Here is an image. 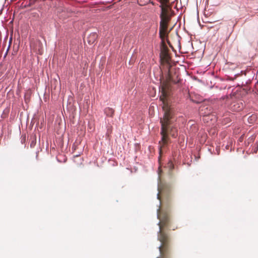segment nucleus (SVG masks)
Returning a JSON list of instances; mask_svg holds the SVG:
<instances>
[{
    "label": "nucleus",
    "mask_w": 258,
    "mask_h": 258,
    "mask_svg": "<svg viewBox=\"0 0 258 258\" xmlns=\"http://www.w3.org/2000/svg\"><path fill=\"white\" fill-rule=\"evenodd\" d=\"M163 104L164 111L163 118H161L162 140L165 142L168 134L173 138L177 136V128L175 123L177 117L175 116V110L169 105L166 100V97H160Z\"/></svg>",
    "instance_id": "f257e3e1"
},
{
    "label": "nucleus",
    "mask_w": 258,
    "mask_h": 258,
    "mask_svg": "<svg viewBox=\"0 0 258 258\" xmlns=\"http://www.w3.org/2000/svg\"><path fill=\"white\" fill-rule=\"evenodd\" d=\"M158 224L159 225V230L158 232V239L162 243L159 246V249L160 253L162 254V247L165 245L167 240V236L164 232L162 231V228L163 226H165L167 224V219H166L164 221L159 222Z\"/></svg>",
    "instance_id": "f03ea898"
},
{
    "label": "nucleus",
    "mask_w": 258,
    "mask_h": 258,
    "mask_svg": "<svg viewBox=\"0 0 258 258\" xmlns=\"http://www.w3.org/2000/svg\"><path fill=\"white\" fill-rule=\"evenodd\" d=\"M167 28V25L166 24L161 22L159 28V35L162 40L164 39L168 35V32Z\"/></svg>",
    "instance_id": "7ed1b4c3"
},
{
    "label": "nucleus",
    "mask_w": 258,
    "mask_h": 258,
    "mask_svg": "<svg viewBox=\"0 0 258 258\" xmlns=\"http://www.w3.org/2000/svg\"><path fill=\"white\" fill-rule=\"evenodd\" d=\"M244 107V105L241 101H235L230 105V108L233 111H239Z\"/></svg>",
    "instance_id": "20e7f679"
},
{
    "label": "nucleus",
    "mask_w": 258,
    "mask_h": 258,
    "mask_svg": "<svg viewBox=\"0 0 258 258\" xmlns=\"http://www.w3.org/2000/svg\"><path fill=\"white\" fill-rule=\"evenodd\" d=\"M97 38V35L96 33L91 34L88 37V42L89 44H92Z\"/></svg>",
    "instance_id": "39448f33"
},
{
    "label": "nucleus",
    "mask_w": 258,
    "mask_h": 258,
    "mask_svg": "<svg viewBox=\"0 0 258 258\" xmlns=\"http://www.w3.org/2000/svg\"><path fill=\"white\" fill-rule=\"evenodd\" d=\"M104 112L106 115L108 116H112L114 113V110L112 108L108 107L104 109Z\"/></svg>",
    "instance_id": "423d86ee"
},
{
    "label": "nucleus",
    "mask_w": 258,
    "mask_h": 258,
    "mask_svg": "<svg viewBox=\"0 0 258 258\" xmlns=\"http://www.w3.org/2000/svg\"><path fill=\"white\" fill-rule=\"evenodd\" d=\"M256 119V115L255 114H252L248 117L247 120L249 123H253Z\"/></svg>",
    "instance_id": "0eeeda50"
},
{
    "label": "nucleus",
    "mask_w": 258,
    "mask_h": 258,
    "mask_svg": "<svg viewBox=\"0 0 258 258\" xmlns=\"http://www.w3.org/2000/svg\"><path fill=\"white\" fill-rule=\"evenodd\" d=\"M166 167L168 168L169 171H171L174 168V164L171 160H169L166 166Z\"/></svg>",
    "instance_id": "6e6552de"
},
{
    "label": "nucleus",
    "mask_w": 258,
    "mask_h": 258,
    "mask_svg": "<svg viewBox=\"0 0 258 258\" xmlns=\"http://www.w3.org/2000/svg\"><path fill=\"white\" fill-rule=\"evenodd\" d=\"M158 193L157 195V199L158 200H160V193L161 192L162 189H161L159 183H158Z\"/></svg>",
    "instance_id": "1a4fd4ad"
},
{
    "label": "nucleus",
    "mask_w": 258,
    "mask_h": 258,
    "mask_svg": "<svg viewBox=\"0 0 258 258\" xmlns=\"http://www.w3.org/2000/svg\"><path fill=\"white\" fill-rule=\"evenodd\" d=\"M159 212H160V209H157V218L159 219Z\"/></svg>",
    "instance_id": "9d476101"
},
{
    "label": "nucleus",
    "mask_w": 258,
    "mask_h": 258,
    "mask_svg": "<svg viewBox=\"0 0 258 258\" xmlns=\"http://www.w3.org/2000/svg\"><path fill=\"white\" fill-rule=\"evenodd\" d=\"M32 145H33V144H31L30 145V146L32 147Z\"/></svg>",
    "instance_id": "9b49d317"
},
{
    "label": "nucleus",
    "mask_w": 258,
    "mask_h": 258,
    "mask_svg": "<svg viewBox=\"0 0 258 258\" xmlns=\"http://www.w3.org/2000/svg\"><path fill=\"white\" fill-rule=\"evenodd\" d=\"M32 145H33V144H31L30 145V146L32 147Z\"/></svg>",
    "instance_id": "f8f14e48"
},
{
    "label": "nucleus",
    "mask_w": 258,
    "mask_h": 258,
    "mask_svg": "<svg viewBox=\"0 0 258 258\" xmlns=\"http://www.w3.org/2000/svg\"><path fill=\"white\" fill-rule=\"evenodd\" d=\"M158 174H159V176H160V173L159 172L158 173Z\"/></svg>",
    "instance_id": "ddd939ff"
},
{
    "label": "nucleus",
    "mask_w": 258,
    "mask_h": 258,
    "mask_svg": "<svg viewBox=\"0 0 258 258\" xmlns=\"http://www.w3.org/2000/svg\"><path fill=\"white\" fill-rule=\"evenodd\" d=\"M157 258H159V257H157Z\"/></svg>",
    "instance_id": "4468645a"
}]
</instances>
